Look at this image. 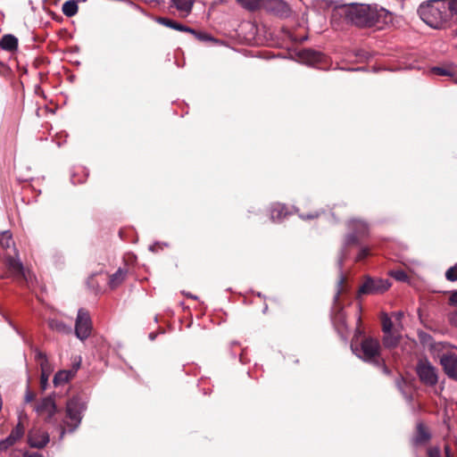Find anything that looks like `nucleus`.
Here are the masks:
<instances>
[{
  "instance_id": "a211bd4d",
  "label": "nucleus",
  "mask_w": 457,
  "mask_h": 457,
  "mask_svg": "<svg viewBox=\"0 0 457 457\" xmlns=\"http://www.w3.org/2000/svg\"><path fill=\"white\" fill-rule=\"evenodd\" d=\"M430 438V434L422 423L417 425V432L414 437V443L421 445L428 442Z\"/></svg>"
},
{
  "instance_id": "39448f33",
  "label": "nucleus",
  "mask_w": 457,
  "mask_h": 457,
  "mask_svg": "<svg viewBox=\"0 0 457 457\" xmlns=\"http://www.w3.org/2000/svg\"><path fill=\"white\" fill-rule=\"evenodd\" d=\"M351 349L358 357L361 358L365 361H370L375 364L379 363V342L374 338H365L361 347H357L353 343L351 345Z\"/></svg>"
},
{
  "instance_id": "603ef678",
  "label": "nucleus",
  "mask_w": 457,
  "mask_h": 457,
  "mask_svg": "<svg viewBox=\"0 0 457 457\" xmlns=\"http://www.w3.org/2000/svg\"><path fill=\"white\" fill-rule=\"evenodd\" d=\"M64 434H65V429H64V428H62V432H61V437H62Z\"/></svg>"
},
{
  "instance_id": "f704fd0d",
  "label": "nucleus",
  "mask_w": 457,
  "mask_h": 457,
  "mask_svg": "<svg viewBox=\"0 0 457 457\" xmlns=\"http://www.w3.org/2000/svg\"><path fill=\"white\" fill-rule=\"evenodd\" d=\"M50 374L51 373L41 372L40 385H41V388L43 390L46 389V386H47V384H48V378H49Z\"/></svg>"
},
{
  "instance_id": "c9c22d12",
  "label": "nucleus",
  "mask_w": 457,
  "mask_h": 457,
  "mask_svg": "<svg viewBox=\"0 0 457 457\" xmlns=\"http://www.w3.org/2000/svg\"><path fill=\"white\" fill-rule=\"evenodd\" d=\"M428 457H442L439 447L434 446L428 449Z\"/></svg>"
},
{
  "instance_id": "aec40b11",
  "label": "nucleus",
  "mask_w": 457,
  "mask_h": 457,
  "mask_svg": "<svg viewBox=\"0 0 457 457\" xmlns=\"http://www.w3.org/2000/svg\"><path fill=\"white\" fill-rule=\"evenodd\" d=\"M48 325L51 329L62 334H70L71 332V328L70 326L55 319L50 320L48 321Z\"/></svg>"
},
{
  "instance_id": "2f4dec72",
  "label": "nucleus",
  "mask_w": 457,
  "mask_h": 457,
  "mask_svg": "<svg viewBox=\"0 0 457 457\" xmlns=\"http://www.w3.org/2000/svg\"><path fill=\"white\" fill-rule=\"evenodd\" d=\"M445 278L449 281H456L457 280V264L449 268L445 272Z\"/></svg>"
},
{
  "instance_id": "dca6fc26",
  "label": "nucleus",
  "mask_w": 457,
  "mask_h": 457,
  "mask_svg": "<svg viewBox=\"0 0 457 457\" xmlns=\"http://www.w3.org/2000/svg\"><path fill=\"white\" fill-rule=\"evenodd\" d=\"M0 247L4 251L11 250L12 252H13V253L16 254L14 243L10 231L5 230L0 232Z\"/></svg>"
},
{
  "instance_id": "473e14b6",
  "label": "nucleus",
  "mask_w": 457,
  "mask_h": 457,
  "mask_svg": "<svg viewBox=\"0 0 457 457\" xmlns=\"http://www.w3.org/2000/svg\"><path fill=\"white\" fill-rule=\"evenodd\" d=\"M393 322L390 318L387 316L384 317L382 320V330L384 333L392 332Z\"/></svg>"
},
{
  "instance_id": "79ce46f5",
  "label": "nucleus",
  "mask_w": 457,
  "mask_h": 457,
  "mask_svg": "<svg viewBox=\"0 0 457 457\" xmlns=\"http://www.w3.org/2000/svg\"><path fill=\"white\" fill-rule=\"evenodd\" d=\"M318 216H319L318 212L311 213V214H308V215H300V217L303 220H312V219L317 218Z\"/></svg>"
},
{
  "instance_id": "ddd939ff",
  "label": "nucleus",
  "mask_w": 457,
  "mask_h": 457,
  "mask_svg": "<svg viewBox=\"0 0 457 457\" xmlns=\"http://www.w3.org/2000/svg\"><path fill=\"white\" fill-rule=\"evenodd\" d=\"M156 21L158 23H160L163 26H166L168 28H170V29H176L179 31H184V32H189L191 34H196V31L194 30L193 29L184 26L181 23H179L173 20L164 18V17H159L156 19Z\"/></svg>"
},
{
  "instance_id": "20e7f679",
  "label": "nucleus",
  "mask_w": 457,
  "mask_h": 457,
  "mask_svg": "<svg viewBox=\"0 0 457 457\" xmlns=\"http://www.w3.org/2000/svg\"><path fill=\"white\" fill-rule=\"evenodd\" d=\"M85 410L86 404L79 397H73L67 402L66 418L63 422L69 432H73L79 428Z\"/></svg>"
},
{
  "instance_id": "6e6552de",
  "label": "nucleus",
  "mask_w": 457,
  "mask_h": 457,
  "mask_svg": "<svg viewBox=\"0 0 457 457\" xmlns=\"http://www.w3.org/2000/svg\"><path fill=\"white\" fill-rule=\"evenodd\" d=\"M15 256H12L11 253H0V258L3 259L8 270L12 273V275L16 278H22L26 280L29 279L27 272L24 270V267L21 262L17 258V253Z\"/></svg>"
},
{
  "instance_id": "423d86ee",
  "label": "nucleus",
  "mask_w": 457,
  "mask_h": 457,
  "mask_svg": "<svg viewBox=\"0 0 457 457\" xmlns=\"http://www.w3.org/2000/svg\"><path fill=\"white\" fill-rule=\"evenodd\" d=\"M92 331V321L87 311L79 309L75 321V335L84 341L89 337Z\"/></svg>"
},
{
  "instance_id": "4468645a",
  "label": "nucleus",
  "mask_w": 457,
  "mask_h": 457,
  "mask_svg": "<svg viewBox=\"0 0 457 457\" xmlns=\"http://www.w3.org/2000/svg\"><path fill=\"white\" fill-rule=\"evenodd\" d=\"M269 9L280 16H287L290 12L288 4L283 0H270Z\"/></svg>"
},
{
  "instance_id": "5701e85b",
  "label": "nucleus",
  "mask_w": 457,
  "mask_h": 457,
  "mask_svg": "<svg viewBox=\"0 0 457 457\" xmlns=\"http://www.w3.org/2000/svg\"><path fill=\"white\" fill-rule=\"evenodd\" d=\"M49 442V436L46 433H43L40 437H35L33 436H29V444L32 447L36 448H43Z\"/></svg>"
},
{
  "instance_id": "5fc2aeb1",
  "label": "nucleus",
  "mask_w": 457,
  "mask_h": 457,
  "mask_svg": "<svg viewBox=\"0 0 457 457\" xmlns=\"http://www.w3.org/2000/svg\"><path fill=\"white\" fill-rule=\"evenodd\" d=\"M188 296H190L191 298H196L195 296L192 295H187Z\"/></svg>"
},
{
  "instance_id": "0eeeda50",
  "label": "nucleus",
  "mask_w": 457,
  "mask_h": 457,
  "mask_svg": "<svg viewBox=\"0 0 457 457\" xmlns=\"http://www.w3.org/2000/svg\"><path fill=\"white\" fill-rule=\"evenodd\" d=\"M417 374L421 382L428 386H435L437 383L436 368L428 361H420L417 364Z\"/></svg>"
},
{
  "instance_id": "de8ad7c7",
  "label": "nucleus",
  "mask_w": 457,
  "mask_h": 457,
  "mask_svg": "<svg viewBox=\"0 0 457 457\" xmlns=\"http://www.w3.org/2000/svg\"><path fill=\"white\" fill-rule=\"evenodd\" d=\"M79 366H80V361H79L76 364H74L72 370H74L76 373L77 370H79Z\"/></svg>"
},
{
  "instance_id": "f03ea898",
  "label": "nucleus",
  "mask_w": 457,
  "mask_h": 457,
  "mask_svg": "<svg viewBox=\"0 0 457 457\" xmlns=\"http://www.w3.org/2000/svg\"><path fill=\"white\" fill-rule=\"evenodd\" d=\"M420 19L434 29L453 22L444 0H434L422 3L418 8Z\"/></svg>"
},
{
  "instance_id": "f8f14e48",
  "label": "nucleus",
  "mask_w": 457,
  "mask_h": 457,
  "mask_svg": "<svg viewBox=\"0 0 457 457\" xmlns=\"http://www.w3.org/2000/svg\"><path fill=\"white\" fill-rule=\"evenodd\" d=\"M36 411L40 414L46 413L47 420H50L56 412V405L54 399L50 396L42 399Z\"/></svg>"
},
{
  "instance_id": "49530a36",
  "label": "nucleus",
  "mask_w": 457,
  "mask_h": 457,
  "mask_svg": "<svg viewBox=\"0 0 457 457\" xmlns=\"http://www.w3.org/2000/svg\"><path fill=\"white\" fill-rule=\"evenodd\" d=\"M25 457H42V455L37 453H34L27 454V455H25Z\"/></svg>"
},
{
  "instance_id": "a19ab883",
  "label": "nucleus",
  "mask_w": 457,
  "mask_h": 457,
  "mask_svg": "<svg viewBox=\"0 0 457 457\" xmlns=\"http://www.w3.org/2000/svg\"><path fill=\"white\" fill-rule=\"evenodd\" d=\"M193 35L195 37L199 38L200 40H212V39L211 37H209L208 35L204 34V33L196 32V34H193Z\"/></svg>"
},
{
  "instance_id": "72a5a7b5",
  "label": "nucleus",
  "mask_w": 457,
  "mask_h": 457,
  "mask_svg": "<svg viewBox=\"0 0 457 457\" xmlns=\"http://www.w3.org/2000/svg\"><path fill=\"white\" fill-rule=\"evenodd\" d=\"M41 372L51 373L53 370L52 365L50 364L48 359H44L41 362H39Z\"/></svg>"
},
{
  "instance_id": "e433bc0d",
  "label": "nucleus",
  "mask_w": 457,
  "mask_h": 457,
  "mask_svg": "<svg viewBox=\"0 0 457 457\" xmlns=\"http://www.w3.org/2000/svg\"><path fill=\"white\" fill-rule=\"evenodd\" d=\"M369 253H370V251L368 248H366V247L361 248L356 256V261L359 262V261L363 260L364 258H366L369 255Z\"/></svg>"
},
{
  "instance_id": "a878e982",
  "label": "nucleus",
  "mask_w": 457,
  "mask_h": 457,
  "mask_svg": "<svg viewBox=\"0 0 457 457\" xmlns=\"http://www.w3.org/2000/svg\"><path fill=\"white\" fill-rule=\"evenodd\" d=\"M453 22H457V0H444Z\"/></svg>"
},
{
  "instance_id": "6ab92c4d",
  "label": "nucleus",
  "mask_w": 457,
  "mask_h": 457,
  "mask_svg": "<svg viewBox=\"0 0 457 457\" xmlns=\"http://www.w3.org/2000/svg\"><path fill=\"white\" fill-rule=\"evenodd\" d=\"M75 376L74 370H60L54 377V384L55 386L64 384Z\"/></svg>"
},
{
  "instance_id": "412c9836",
  "label": "nucleus",
  "mask_w": 457,
  "mask_h": 457,
  "mask_svg": "<svg viewBox=\"0 0 457 457\" xmlns=\"http://www.w3.org/2000/svg\"><path fill=\"white\" fill-rule=\"evenodd\" d=\"M127 271L121 268L118 269V270L113 273L109 279V286L112 288H116L119 287L125 279Z\"/></svg>"
},
{
  "instance_id": "393cba45",
  "label": "nucleus",
  "mask_w": 457,
  "mask_h": 457,
  "mask_svg": "<svg viewBox=\"0 0 457 457\" xmlns=\"http://www.w3.org/2000/svg\"><path fill=\"white\" fill-rule=\"evenodd\" d=\"M176 8L180 12L189 13L192 10L194 1L193 0H171Z\"/></svg>"
},
{
  "instance_id": "864d4df0",
  "label": "nucleus",
  "mask_w": 457,
  "mask_h": 457,
  "mask_svg": "<svg viewBox=\"0 0 457 457\" xmlns=\"http://www.w3.org/2000/svg\"><path fill=\"white\" fill-rule=\"evenodd\" d=\"M402 316H403V312H398V313H397V317H398V319H401V318H402Z\"/></svg>"
},
{
  "instance_id": "4c0bfd02",
  "label": "nucleus",
  "mask_w": 457,
  "mask_h": 457,
  "mask_svg": "<svg viewBox=\"0 0 457 457\" xmlns=\"http://www.w3.org/2000/svg\"><path fill=\"white\" fill-rule=\"evenodd\" d=\"M34 353H35V359L37 361H44V359H47V356L45 353L41 352L40 350H38L37 348H35L34 349Z\"/></svg>"
},
{
  "instance_id": "58836bf2",
  "label": "nucleus",
  "mask_w": 457,
  "mask_h": 457,
  "mask_svg": "<svg viewBox=\"0 0 457 457\" xmlns=\"http://www.w3.org/2000/svg\"><path fill=\"white\" fill-rule=\"evenodd\" d=\"M344 281H345V278L341 275L339 278V280H338V285H337L338 289H337V295H335V301H337V299H338V296L342 291L341 287H342Z\"/></svg>"
},
{
  "instance_id": "bb28decb",
  "label": "nucleus",
  "mask_w": 457,
  "mask_h": 457,
  "mask_svg": "<svg viewBox=\"0 0 457 457\" xmlns=\"http://www.w3.org/2000/svg\"><path fill=\"white\" fill-rule=\"evenodd\" d=\"M24 432H25V428L21 422V420H20L18 424L16 425V427L14 428H12V430L11 431L10 433V436L15 441H19L24 435Z\"/></svg>"
},
{
  "instance_id": "3c124183",
  "label": "nucleus",
  "mask_w": 457,
  "mask_h": 457,
  "mask_svg": "<svg viewBox=\"0 0 457 457\" xmlns=\"http://www.w3.org/2000/svg\"><path fill=\"white\" fill-rule=\"evenodd\" d=\"M149 337L151 340H154L155 338V336L154 334H150Z\"/></svg>"
},
{
  "instance_id": "7c9ffc66",
  "label": "nucleus",
  "mask_w": 457,
  "mask_h": 457,
  "mask_svg": "<svg viewBox=\"0 0 457 457\" xmlns=\"http://www.w3.org/2000/svg\"><path fill=\"white\" fill-rule=\"evenodd\" d=\"M432 72L438 76H453V72L449 68L434 67Z\"/></svg>"
},
{
  "instance_id": "7ed1b4c3",
  "label": "nucleus",
  "mask_w": 457,
  "mask_h": 457,
  "mask_svg": "<svg viewBox=\"0 0 457 457\" xmlns=\"http://www.w3.org/2000/svg\"><path fill=\"white\" fill-rule=\"evenodd\" d=\"M348 228L351 231L346 235L338 256V265L340 267H342L343 261L346 256V247L357 244L361 238L369 234V225L361 220H351L348 222Z\"/></svg>"
},
{
  "instance_id": "cd10ccee",
  "label": "nucleus",
  "mask_w": 457,
  "mask_h": 457,
  "mask_svg": "<svg viewBox=\"0 0 457 457\" xmlns=\"http://www.w3.org/2000/svg\"><path fill=\"white\" fill-rule=\"evenodd\" d=\"M388 274L397 281H407L408 276L403 270H392Z\"/></svg>"
},
{
  "instance_id": "f257e3e1",
  "label": "nucleus",
  "mask_w": 457,
  "mask_h": 457,
  "mask_svg": "<svg viewBox=\"0 0 457 457\" xmlns=\"http://www.w3.org/2000/svg\"><path fill=\"white\" fill-rule=\"evenodd\" d=\"M337 16L344 17L347 22L362 28L373 26L378 21L379 14L376 5L353 3L334 11L333 24H335Z\"/></svg>"
},
{
  "instance_id": "1a4fd4ad",
  "label": "nucleus",
  "mask_w": 457,
  "mask_h": 457,
  "mask_svg": "<svg viewBox=\"0 0 457 457\" xmlns=\"http://www.w3.org/2000/svg\"><path fill=\"white\" fill-rule=\"evenodd\" d=\"M391 284L386 279H372L367 278L363 285L360 287V294H381L386 292Z\"/></svg>"
},
{
  "instance_id": "ea45409f",
  "label": "nucleus",
  "mask_w": 457,
  "mask_h": 457,
  "mask_svg": "<svg viewBox=\"0 0 457 457\" xmlns=\"http://www.w3.org/2000/svg\"><path fill=\"white\" fill-rule=\"evenodd\" d=\"M449 302L451 304L457 305V290H454L451 293Z\"/></svg>"
},
{
  "instance_id": "4be33fe9",
  "label": "nucleus",
  "mask_w": 457,
  "mask_h": 457,
  "mask_svg": "<svg viewBox=\"0 0 457 457\" xmlns=\"http://www.w3.org/2000/svg\"><path fill=\"white\" fill-rule=\"evenodd\" d=\"M78 10L79 7L75 0L66 1L62 7L63 14L67 17H73L77 14Z\"/></svg>"
},
{
  "instance_id": "09e8293b",
  "label": "nucleus",
  "mask_w": 457,
  "mask_h": 457,
  "mask_svg": "<svg viewBox=\"0 0 457 457\" xmlns=\"http://www.w3.org/2000/svg\"><path fill=\"white\" fill-rule=\"evenodd\" d=\"M382 370H383L384 373L389 374V370L385 365H383Z\"/></svg>"
},
{
  "instance_id": "9b49d317",
  "label": "nucleus",
  "mask_w": 457,
  "mask_h": 457,
  "mask_svg": "<svg viewBox=\"0 0 457 457\" xmlns=\"http://www.w3.org/2000/svg\"><path fill=\"white\" fill-rule=\"evenodd\" d=\"M298 58L300 62L307 65H315L321 62L323 55L320 52L312 49H304L299 52Z\"/></svg>"
},
{
  "instance_id": "2eb2a0df",
  "label": "nucleus",
  "mask_w": 457,
  "mask_h": 457,
  "mask_svg": "<svg viewBox=\"0 0 457 457\" xmlns=\"http://www.w3.org/2000/svg\"><path fill=\"white\" fill-rule=\"evenodd\" d=\"M0 47L3 50L13 52L18 48V38L12 34H6L0 40Z\"/></svg>"
},
{
  "instance_id": "f3484780",
  "label": "nucleus",
  "mask_w": 457,
  "mask_h": 457,
  "mask_svg": "<svg viewBox=\"0 0 457 457\" xmlns=\"http://www.w3.org/2000/svg\"><path fill=\"white\" fill-rule=\"evenodd\" d=\"M270 219L273 221H279L287 216V207L281 204H274L270 207Z\"/></svg>"
},
{
  "instance_id": "c756f323",
  "label": "nucleus",
  "mask_w": 457,
  "mask_h": 457,
  "mask_svg": "<svg viewBox=\"0 0 457 457\" xmlns=\"http://www.w3.org/2000/svg\"><path fill=\"white\" fill-rule=\"evenodd\" d=\"M14 444H16V442L10 436H8L4 439L0 440V451H6Z\"/></svg>"
},
{
  "instance_id": "9d476101",
  "label": "nucleus",
  "mask_w": 457,
  "mask_h": 457,
  "mask_svg": "<svg viewBox=\"0 0 457 457\" xmlns=\"http://www.w3.org/2000/svg\"><path fill=\"white\" fill-rule=\"evenodd\" d=\"M440 363L445 373L454 380H457V356L454 353H443Z\"/></svg>"
},
{
  "instance_id": "37998d69",
  "label": "nucleus",
  "mask_w": 457,
  "mask_h": 457,
  "mask_svg": "<svg viewBox=\"0 0 457 457\" xmlns=\"http://www.w3.org/2000/svg\"><path fill=\"white\" fill-rule=\"evenodd\" d=\"M450 321L453 326L457 327V311L451 314Z\"/></svg>"
},
{
  "instance_id": "c03bdc74",
  "label": "nucleus",
  "mask_w": 457,
  "mask_h": 457,
  "mask_svg": "<svg viewBox=\"0 0 457 457\" xmlns=\"http://www.w3.org/2000/svg\"><path fill=\"white\" fill-rule=\"evenodd\" d=\"M33 399H34V395H33L31 392L28 391V392L26 393V395H25V401H26L27 403H29V402H31Z\"/></svg>"
},
{
  "instance_id": "c85d7f7f",
  "label": "nucleus",
  "mask_w": 457,
  "mask_h": 457,
  "mask_svg": "<svg viewBox=\"0 0 457 457\" xmlns=\"http://www.w3.org/2000/svg\"><path fill=\"white\" fill-rule=\"evenodd\" d=\"M244 8L248 10L256 9L261 3V0H237Z\"/></svg>"
},
{
  "instance_id": "b1692460",
  "label": "nucleus",
  "mask_w": 457,
  "mask_h": 457,
  "mask_svg": "<svg viewBox=\"0 0 457 457\" xmlns=\"http://www.w3.org/2000/svg\"><path fill=\"white\" fill-rule=\"evenodd\" d=\"M383 345L386 348L395 347L399 343V336H396L393 332L384 333Z\"/></svg>"
},
{
  "instance_id": "a18cd8bd",
  "label": "nucleus",
  "mask_w": 457,
  "mask_h": 457,
  "mask_svg": "<svg viewBox=\"0 0 457 457\" xmlns=\"http://www.w3.org/2000/svg\"><path fill=\"white\" fill-rule=\"evenodd\" d=\"M445 457H452L449 445L445 446Z\"/></svg>"
},
{
  "instance_id": "8fccbe9b",
  "label": "nucleus",
  "mask_w": 457,
  "mask_h": 457,
  "mask_svg": "<svg viewBox=\"0 0 457 457\" xmlns=\"http://www.w3.org/2000/svg\"><path fill=\"white\" fill-rule=\"evenodd\" d=\"M149 250L152 251V252H154L155 251V245H150L149 246Z\"/></svg>"
}]
</instances>
